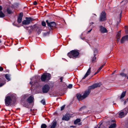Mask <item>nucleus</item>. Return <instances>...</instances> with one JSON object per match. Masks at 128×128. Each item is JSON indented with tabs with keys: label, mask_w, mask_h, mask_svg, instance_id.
Instances as JSON below:
<instances>
[{
	"label": "nucleus",
	"mask_w": 128,
	"mask_h": 128,
	"mask_svg": "<svg viewBox=\"0 0 128 128\" xmlns=\"http://www.w3.org/2000/svg\"><path fill=\"white\" fill-rule=\"evenodd\" d=\"M101 84L99 83H95L89 87L88 89L83 92V94H76V97L79 100H82L87 97L90 92V90L93 89L97 87L100 86Z\"/></svg>",
	"instance_id": "1"
},
{
	"label": "nucleus",
	"mask_w": 128,
	"mask_h": 128,
	"mask_svg": "<svg viewBox=\"0 0 128 128\" xmlns=\"http://www.w3.org/2000/svg\"><path fill=\"white\" fill-rule=\"evenodd\" d=\"M51 78L50 74L46 73L42 75L41 77V80L44 82H48Z\"/></svg>",
	"instance_id": "2"
},
{
	"label": "nucleus",
	"mask_w": 128,
	"mask_h": 128,
	"mask_svg": "<svg viewBox=\"0 0 128 128\" xmlns=\"http://www.w3.org/2000/svg\"><path fill=\"white\" fill-rule=\"evenodd\" d=\"M28 97L27 94L24 95L22 96L21 100V103L24 106L28 108V104L26 100Z\"/></svg>",
	"instance_id": "3"
},
{
	"label": "nucleus",
	"mask_w": 128,
	"mask_h": 128,
	"mask_svg": "<svg viewBox=\"0 0 128 128\" xmlns=\"http://www.w3.org/2000/svg\"><path fill=\"white\" fill-rule=\"evenodd\" d=\"M79 52L76 50H72L68 53V55L70 58L73 57L76 58L78 55Z\"/></svg>",
	"instance_id": "4"
},
{
	"label": "nucleus",
	"mask_w": 128,
	"mask_h": 128,
	"mask_svg": "<svg viewBox=\"0 0 128 128\" xmlns=\"http://www.w3.org/2000/svg\"><path fill=\"white\" fill-rule=\"evenodd\" d=\"M30 79L31 80L30 82V83L31 85L32 86L33 84V85L35 86H38V83L37 82V80L35 77H33L32 78H31Z\"/></svg>",
	"instance_id": "5"
},
{
	"label": "nucleus",
	"mask_w": 128,
	"mask_h": 128,
	"mask_svg": "<svg viewBox=\"0 0 128 128\" xmlns=\"http://www.w3.org/2000/svg\"><path fill=\"white\" fill-rule=\"evenodd\" d=\"M26 20L22 22V24L24 25H28L33 20V19L30 17L26 18Z\"/></svg>",
	"instance_id": "6"
},
{
	"label": "nucleus",
	"mask_w": 128,
	"mask_h": 128,
	"mask_svg": "<svg viewBox=\"0 0 128 128\" xmlns=\"http://www.w3.org/2000/svg\"><path fill=\"white\" fill-rule=\"evenodd\" d=\"M12 100L10 96H7L5 100V103L6 105L8 106L11 103Z\"/></svg>",
	"instance_id": "7"
},
{
	"label": "nucleus",
	"mask_w": 128,
	"mask_h": 128,
	"mask_svg": "<svg viewBox=\"0 0 128 128\" xmlns=\"http://www.w3.org/2000/svg\"><path fill=\"white\" fill-rule=\"evenodd\" d=\"M106 14L104 12H102L101 13L100 16V20L102 21L105 20L106 19Z\"/></svg>",
	"instance_id": "8"
},
{
	"label": "nucleus",
	"mask_w": 128,
	"mask_h": 128,
	"mask_svg": "<svg viewBox=\"0 0 128 128\" xmlns=\"http://www.w3.org/2000/svg\"><path fill=\"white\" fill-rule=\"evenodd\" d=\"M50 88L49 86L47 84L44 86L42 88V92L44 93H46L49 91Z\"/></svg>",
	"instance_id": "9"
},
{
	"label": "nucleus",
	"mask_w": 128,
	"mask_h": 128,
	"mask_svg": "<svg viewBox=\"0 0 128 128\" xmlns=\"http://www.w3.org/2000/svg\"><path fill=\"white\" fill-rule=\"evenodd\" d=\"M127 113L126 112H124V109L120 111L118 114L119 117L120 118H122L124 117L127 114Z\"/></svg>",
	"instance_id": "10"
},
{
	"label": "nucleus",
	"mask_w": 128,
	"mask_h": 128,
	"mask_svg": "<svg viewBox=\"0 0 128 128\" xmlns=\"http://www.w3.org/2000/svg\"><path fill=\"white\" fill-rule=\"evenodd\" d=\"M71 117L70 114H66L62 118V120H68Z\"/></svg>",
	"instance_id": "11"
},
{
	"label": "nucleus",
	"mask_w": 128,
	"mask_h": 128,
	"mask_svg": "<svg viewBox=\"0 0 128 128\" xmlns=\"http://www.w3.org/2000/svg\"><path fill=\"white\" fill-rule=\"evenodd\" d=\"M99 30L100 32L102 33H106L108 32L106 29L102 26H99Z\"/></svg>",
	"instance_id": "12"
},
{
	"label": "nucleus",
	"mask_w": 128,
	"mask_h": 128,
	"mask_svg": "<svg viewBox=\"0 0 128 128\" xmlns=\"http://www.w3.org/2000/svg\"><path fill=\"white\" fill-rule=\"evenodd\" d=\"M34 99V97L33 96H31L28 98L26 101L29 104H31L33 102Z\"/></svg>",
	"instance_id": "13"
},
{
	"label": "nucleus",
	"mask_w": 128,
	"mask_h": 128,
	"mask_svg": "<svg viewBox=\"0 0 128 128\" xmlns=\"http://www.w3.org/2000/svg\"><path fill=\"white\" fill-rule=\"evenodd\" d=\"M36 28L35 25L33 26H31L29 27H27L26 28H28V30L30 34L32 31L34 30V29Z\"/></svg>",
	"instance_id": "14"
},
{
	"label": "nucleus",
	"mask_w": 128,
	"mask_h": 128,
	"mask_svg": "<svg viewBox=\"0 0 128 128\" xmlns=\"http://www.w3.org/2000/svg\"><path fill=\"white\" fill-rule=\"evenodd\" d=\"M91 68H90L88 69L85 75H84V76L82 78V79H85L86 77H87L88 75H89L90 74L91 72Z\"/></svg>",
	"instance_id": "15"
},
{
	"label": "nucleus",
	"mask_w": 128,
	"mask_h": 128,
	"mask_svg": "<svg viewBox=\"0 0 128 128\" xmlns=\"http://www.w3.org/2000/svg\"><path fill=\"white\" fill-rule=\"evenodd\" d=\"M128 40V35H126L122 38L120 40L122 43H123L125 41Z\"/></svg>",
	"instance_id": "16"
},
{
	"label": "nucleus",
	"mask_w": 128,
	"mask_h": 128,
	"mask_svg": "<svg viewBox=\"0 0 128 128\" xmlns=\"http://www.w3.org/2000/svg\"><path fill=\"white\" fill-rule=\"evenodd\" d=\"M6 83L4 79L0 78V87L2 86Z\"/></svg>",
	"instance_id": "17"
},
{
	"label": "nucleus",
	"mask_w": 128,
	"mask_h": 128,
	"mask_svg": "<svg viewBox=\"0 0 128 128\" xmlns=\"http://www.w3.org/2000/svg\"><path fill=\"white\" fill-rule=\"evenodd\" d=\"M56 25V24L55 22H50V24L48 26L51 28L55 27Z\"/></svg>",
	"instance_id": "18"
},
{
	"label": "nucleus",
	"mask_w": 128,
	"mask_h": 128,
	"mask_svg": "<svg viewBox=\"0 0 128 128\" xmlns=\"http://www.w3.org/2000/svg\"><path fill=\"white\" fill-rule=\"evenodd\" d=\"M57 122L56 121H53L52 122V125L51 126L50 128H55L56 126Z\"/></svg>",
	"instance_id": "19"
},
{
	"label": "nucleus",
	"mask_w": 128,
	"mask_h": 128,
	"mask_svg": "<svg viewBox=\"0 0 128 128\" xmlns=\"http://www.w3.org/2000/svg\"><path fill=\"white\" fill-rule=\"evenodd\" d=\"M97 50L96 49H95V50L94 51V56L92 58V62H94L96 61V58L95 57V56L96 55L95 54V53L97 52Z\"/></svg>",
	"instance_id": "20"
},
{
	"label": "nucleus",
	"mask_w": 128,
	"mask_h": 128,
	"mask_svg": "<svg viewBox=\"0 0 128 128\" xmlns=\"http://www.w3.org/2000/svg\"><path fill=\"white\" fill-rule=\"evenodd\" d=\"M110 124V126H109V128H114L116 127V124L115 123H112Z\"/></svg>",
	"instance_id": "21"
},
{
	"label": "nucleus",
	"mask_w": 128,
	"mask_h": 128,
	"mask_svg": "<svg viewBox=\"0 0 128 128\" xmlns=\"http://www.w3.org/2000/svg\"><path fill=\"white\" fill-rule=\"evenodd\" d=\"M10 75L9 74H6L5 75V77L8 81H10Z\"/></svg>",
	"instance_id": "22"
},
{
	"label": "nucleus",
	"mask_w": 128,
	"mask_h": 128,
	"mask_svg": "<svg viewBox=\"0 0 128 128\" xmlns=\"http://www.w3.org/2000/svg\"><path fill=\"white\" fill-rule=\"evenodd\" d=\"M126 93V91L123 92L120 96V98L121 99L123 98L125 96Z\"/></svg>",
	"instance_id": "23"
},
{
	"label": "nucleus",
	"mask_w": 128,
	"mask_h": 128,
	"mask_svg": "<svg viewBox=\"0 0 128 128\" xmlns=\"http://www.w3.org/2000/svg\"><path fill=\"white\" fill-rule=\"evenodd\" d=\"M80 119L78 118L76 119L74 122V124H77L78 122H80Z\"/></svg>",
	"instance_id": "24"
},
{
	"label": "nucleus",
	"mask_w": 128,
	"mask_h": 128,
	"mask_svg": "<svg viewBox=\"0 0 128 128\" xmlns=\"http://www.w3.org/2000/svg\"><path fill=\"white\" fill-rule=\"evenodd\" d=\"M120 74L122 77H126L127 76L126 74H124L123 72L120 73Z\"/></svg>",
	"instance_id": "25"
},
{
	"label": "nucleus",
	"mask_w": 128,
	"mask_h": 128,
	"mask_svg": "<svg viewBox=\"0 0 128 128\" xmlns=\"http://www.w3.org/2000/svg\"><path fill=\"white\" fill-rule=\"evenodd\" d=\"M22 18L20 17H18V23L21 22L22 21Z\"/></svg>",
	"instance_id": "26"
},
{
	"label": "nucleus",
	"mask_w": 128,
	"mask_h": 128,
	"mask_svg": "<svg viewBox=\"0 0 128 128\" xmlns=\"http://www.w3.org/2000/svg\"><path fill=\"white\" fill-rule=\"evenodd\" d=\"M5 15L2 11H0V17H4V16Z\"/></svg>",
	"instance_id": "27"
},
{
	"label": "nucleus",
	"mask_w": 128,
	"mask_h": 128,
	"mask_svg": "<svg viewBox=\"0 0 128 128\" xmlns=\"http://www.w3.org/2000/svg\"><path fill=\"white\" fill-rule=\"evenodd\" d=\"M120 34L118 33L116 35V37L118 38V40L119 41L120 40Z\"/></svg>",
	"instance_id": "28"
},
{
	"label": "nucleus",
	"mask_w": 128,
	"mask_h": 128,
	"mask_svg": "<svg viewBox=\"0 0 128 128\" xmlns=\"http://www.w3.org/2000/svg\"><path fill=\"white\" fill-rule=\"evenodd\" d=\"M47 127V126L45 124H42L41 126V128H46Z\"/></svg>",
	"instance_id": "29"
},
{
	"label": "nucleus",
	"mask_w": 128,
	"mask_h": 128,
	"mask_svg": "<svg viewBox=\"0 0 128 128\" xmlns=\"http://www.w3.org/2000/svg\"><path fill=\"white\" fill-rule=\"evenodd\" d=\"M41 103L44 105L46 104V102L44 100L42 99L41 101Z\"/></svg>",
	"instance_id": "30"
},
{
	"label": "nucleus",
	"mask_w": 128,
	"mask_h": 128,
	"mask_svg": "<svg viewBox=\"0 0 128 128\" xmlns=\"http://www.w3.org/2000/svg\"><path fill=\"white\" fill-rule=\"evenodd\" d=\"M7 12L9 14H10L12 12V11L10 9L8 8L7 10Z\"/></svg>",
	"instance_id": "31"
},
{
	"label": "nucleus",
	"mask_w": 128,
	"mask_h": 128,
	"mask_svg": "<svg viewBox=\"0 0 128 128\" xmlns=\"http://www.w3.org/2000/svg\"><path fill=\"white\" fill-rule=\"evenodd\" d=\"M86 108V106H83L80 108V110L81 111L82 110L85 109Z\"/></svg>",
	"instance_id": "32"
},
{
	"label": "nucleus",
	"mask_w": 128,
	"mask_h": 128,
	"mask_svg": "<svg viewBox=\"0 0 128 128\" xmlns=\"http://www.w3.org/2000/svg\"><path fill=\"white\" fill-rule=\"evenodd\" d=\"M105 64V63L102 65L98 69L100 71V70H101L102 68L103 67V66H104Z\"/></svg>",
	"instance_id": "33"
},
{
	"label": "nucleus",
	"mask_w": 128,
	"mask_h": 128,
	"mask_svg": "<svg viewBox=\"0 0 128 128\" xmlns=\"http://www.w3.org/2000/svg\"><path fill=\"white\" fill-rule=\"evenodd\" d=\"M105 64V63L102 65L98 69L100 71V70H101L102 68L103 67V66H104Z\"/></svg>",
	"instance_id": "34"
},
{
	"label": "nucleus",
	"mask_w": 128,
	"mask_h": 128,
	"mask_svg": "<svg viewBox=\"0 0 128 128\" xmlns=\"http://www.w3.org/2000/svg\"><path fill=\"white\" fill-rule=\"evenodd\" d=\"M42 25L43 26H46V23L45 22L43 21L42 22Z\"/></svg>",
	"instance_id": "35"
},
{
	"label": "nucleus",
	"mask_w": 128,
	"mask_h": 128,
	"mask_svg": "<svg viewBox=\"0 0 128 128\" xmlns=\"http://www.w3.org/2000/svg\"><path fill=\"white\" fill-rule=\"evenodd\" d=\"M23 13L22 12H21L20 13L19 16L18 17H20L21 18H22V17L23 16Z\"/></svg>",
	"instance_id": "36"
},
{
	"label": "nucleus",
	"mask_w": 128,
	"mask_h": 128,
	"mask_svg": "<svg viewBox=\"0 0 128 128\" xmlns=\"http://www.w3.org/2000/svg\"><path fill=\"white\" fill-rule=\"evenodd\" d=\"M72 85L71 84H70L68 85V88H72Z\"/></svg>",
	"instance_id": "37"
},
{
	"label": "nucleus",
	"mask_w": 128,
	"mask_h": 128,
	"mask_svg": "<svg viewBox=\"0 0 128 128\" xmlns=\"http://www.w3.org/2000/svg\"><path fill=\"white\" fill-rule=\"evenodd\" d=\"M125 32L126 33H128V27H126L125 28Z\"/></svg>",
	"instance_id": "38"
},
{
	"label": "nucleus",
	"mask_w": 128,
	"mask_h": 128,
	"mask_svg": "<svg viewBox=\"0 0 128 128\" xmlns=\"http://www.w3.org/2000/svg\"><path fill=\"white\" fill-rule=\"evenodd\" d=\"M115 121V120H111V121H110L109 122V123L108 124H110L112 123V122H114Z\"/></svg>",
	"instance_id": "39"
},
{
	"label": "nucleus",
	"mask_w": 128,
	"mask_h": 128,
	"mask_svg": "<svg viewBox=\"0 0 128 128\" xmlns=\"http://www.w3.org/2000/svg\"><path fill=\"white\" fill-rule=\"evenodd\" d=\"M65 107V106L64 105L63 106H62L61 107V110H63V109H64V107Z\"/></svg>",
	"instance_id": "40"
},
{
	"label": "nucleus",
	"mask_w": 128,
	"mask_h": 128,
	"mask_svg": "<svg viewBox=\"0 0 128 128\" xmlns=\"http://www.w3.org/2000/svg\"><path fill=\"white\" fill-rule=\"evenodd\" d=\"M122 2H124V3L125 4L127 2V1H126L125 0H122V1L121 2V3H122Z\"/></svg>",
	"instance_id": "41"
},
{
	"label": "nucleus",
	"mask_w": 128,
	"mask_h": 128,
	"mask_svg": "<svg viewBox=\"0 0 128 128\" xmlns=\"http://www.w3.org/2000/svg\"><path fill=\"white\" fill-rule=\"evenodd\" d=\"M46 23L48 24V26L49 25L50 22H48V20H46Z\"/></svg>",
	"instance_id": "42"
},
{
	"label": "nucleus",
	"mask_w": 128,
	"mask_h": 128,
	"mask_svg": "<svg viewBox=\"0 0 128 128\" xmlns=\"http://www.w3.org/2000/svg\"><path fill=\"white\" fill-rule=\"evenodd\" d=\"M63 78L62 77H61L60 78V82H62V79H63Z\"/></svg>",
	"instance_id": "43"
},
{
	"label": "nucleus",
	"mask_w": 128,
	"mask_h": 128,
	"mask_svg": "<svg viewBox=\"0 0 128 128\" xmlns=\"http://www.w3.org/2000/svg\"><path fill=\"white\" fill-rule=\"evenodd\" d=\"M37 4V3L36 1H35L34 2V5H36Z\"/></svg>",
	"instance_id": "44"
},
{
	"label": "nucleus",
	"mask_w": 128,
	"mask_h": 128,
	"mask_svg": "<svg viewBox=\"0 0 128 128\" xmlns=\"http://www.w3.org/2000/svg\"><path fill=\"white\" fill-rule=\"evenodd\" d=\"M100 71L99 70H98L97 72H96L94 74V75H96V74H97V73H98Z\"/></svg>",
	"instance_id": "45"
},
{
	"label": "nucleus",
	"mask_w": 128,
	"mask_h": 128,
	"mask_svg": "<svg viewBox=\"0 0 128 128\" xmlns=\"http://www.w3.org/2000/svg\"><path fill=\"white\" fill-rule=\"evenodd\" d=\"M3 70V68L1 66H0V71H2Z\"/></svg>",
	"instance_id": "46"
},
{
	"label": "nucleus",
	"mask_w": 128,
	"mask_h": 128,
	"mask_svg": "<svg viewBox=\"0 0 128 128\" xmlns=\"http://www.w3.org/2000/svg\"><path fill=\"white\" fill-rule=\"evenodd\" d=\"M40 30H39L38 31V34H40Z\"/></svg>",
	"instance_id": "47"
},
{
	"label": "nucleus",
	"mask_w": 128,
	"mask_h": 128,
	"mask_svg": "<svg viewBox=\"0 0 128 128\" xmlns=\"http://www.w3.org/2000/svg\"><path fill=\"white\" fill-rule=\"evenodd\" d=\"M128 101L126 100L124 102V104H126V102H127Z\"/></svg>",
	"instance_id": "48"
},
{
	"label": "nucleus",
	"mask_w": 128,
	"mask_h": 128,
	"mask_svg": "<svg viewBox=\"0 0 128 128\" xmlns=\"http://www.w3.org/2000/svg\"><path fill=\"white\" fill-rule=\"evenodd\" d=\"M122 12H121L120 13V18H121V16H122Z\"/></svg>",
	"instance_id": "49"
},
{
	"label": "nucleus",
	"mask_w": 128,
	"mask_h": 128,
	"mask_svg": "<svg viewBox=\"0 0 128 128\" xmlns=\"http://www.w3.org/2000/svg\"><path fill=\"white\" fill-rule=\"evenodd\" d=\"M2 9V6H0V11H1Z\"/></svg>",
	"instance_id": "50"
},
{
	"label": "nucleus",
	"mask_w": 128,
	"mask_h": 128,
	"mask_svg": "<svg viewBox=\"0 0 128 128\" xmlns=\"http://www.w3.org/2000/svg\"><path fill=\"white\" fill-rule=\"evenodd\" d=\"M92 30V29H91L89 31H88V32H90L91 30Z\"/></svg>",
	"instance_id": "51"
},
{
	"label": "nucleus",
	"mask_w": 128,
	"mask_h": 128,
	"mask_svg": "<svg viewBox=\"0 0 128 128\" xmlns=\"http://www.w3.org/2000/svg\"><path fill=\"white\" fill-rule=\"evenodd\" d=\"M98 128H100V125L99 126H98Z\"/></svg>",
	"instance_id": "52"
},
{
	"label": "nucleus",
	"mask_w": 128,
	"mask_h": 128,
	"mask_svg": "<svg viewBox=\"0 0 128 128\" xmlns=\"http://www.w3.org/2000/svg\"><path fill=\"white\" fill-rule=\"evenodd\" d=\"M118 34H120H120H121V31H119L118 32Z\"/></svg>",
	"instance_id": "53"
},
{
	"label": "nucleus",
	"mask_w": 128,
	"mask_h": 128,
	"mask_svg": "<svg viewBox=\"0 0 128 128\" xmlns=\"http://www.w3.org/2000/svg\"><path fill=\"white\" fill-rule=\"evenodd\" d=\"M94 22H92L90 23V24H94Z\"/></svg>",
	"instance_id": "54"
},
{
	"label": "nucleus",
	"mask_w": 128,
	"mask_h": 128,
	"mask_svg": "<svg viewBox=\"0 0 128 128\" xmlns=\"http://www.w3.org/2000/svg\"><path fill=\"white\" fill-rule=\"evenodd\" d=\"M94 128H98V125L94 127Z\"/></svg>",
	"instance_id": "55"
},
{
	"label": "nucleus",
	"mask_w": 128,
	"mask_h": 128,
	"mask_svg": "<svg viewBox=\"0 0 128 128\" xmlns=\"http://www.w3.org/2000/svg\"><path fill=\"white\" fill-rule=\"evenodd\" d=\"M94 14V15H95L96 16V15L95 14Z\"/></svg>",
	"instance_id": "56"
},
{
	"label": "nucleus",
	"mask_w": 128,
	"mask_h": 128,
	"mask_svg": "<svg viewBox=\"0 0 128 128\" xmlns=\"http://www.w3.org/2000/svg\"><path fill=\"white\" fill-rule=\"evenodd\" d=\"M115 71H114L113 73H112V74H113L114 73V72H115Z\"/></svg>",
	"instance_id": "57"
},
{
	"label": "nucleus",
	"mask_w": 128,
	"mask_h": 128,
	"mask_svg": "<svg viewBox=\"0 0 128 128\" xmlns=\"http://www.w3.org/2000/svg\"><path fill=\"white\" fill-rule=\"evenodd\" d=\"M126 100L127 101H128V98H127Z\"/></svg>",
	"instance_id": "58"
},
{
	"label": "nucleus",
	"mask_w": 128,
	"mask_h": 128,
	"mask_svg": "<svg viewBox=\"0 0 128 128\" xmlns=\"http://www.w3.org/2000/svg\"><path fill=\"white\" fill-rule=\"evenodd\" d=\"M1 40H0V43L1 42Z\"/></svg>",
	"instance_id": "59"
},
{
	"label": "nucleus",
	"mask_w": 128,
	"mask_h": 128,
	"mask_svg": "<svg viewBox=\"0 0 128 128\" xmlns=\"http://www.w3.org/2000/svg\"><path fill=\"white\" fill-rule=\"evenodd\" d=\"M88 43V40H87V41H86Z\"/></svg>",
	"instance_id": "60"
},
{
	"label": "nucleus",
	"mask_w": 128,
	"mask_h": 128,
	"mask_svg": "<svg viewBox=\"0 0 128 128\" xmlns=\"http://www.w3.org/2000/svg\"><path fill=\"white\" fill-rule=\"evenodd\" d=\"M127 79H128V76L127 77Z\"/></svg>",
	"instance_id": "61"
},
{
	"label": "nucleus",
	"mask_w": 128,
	"mask_h": 128,
	"mask_svg": "<svg viewBox=\"0 0 128 128\" xmlns=\"http://www.w3.org/2000/svg\"><path fill=\"white\" fill-rule=\"evenodd\" d=\"M24 28H25L24 27Z\"/></svg>",
	"instance_id": "62"
}]
</instances>
